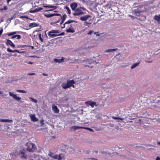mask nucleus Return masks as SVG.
Returning a JSON list of instances; mask_svg holds the SVG:
<instances>
[{
    "label": "nucleus",
    "mask_w": 160,
    "mask_h": 160,
    "mask_svg": "<svg viewBox=\"0 0 160 160\" xmlns=\"http://www.w3.org/2000/svg\"><path fill=\"white\" fill-rule=\"evenodd\" d=\"M75 84V82L73 80H68L67 82H63L61 84L62 88L64 89L69 88L71 87L74 88V84Z\"/></svg>",
    "instance_id": "nucleus-1"
},
{
    "label": "nucleus",
    "mask_w": 160,
    "mask_h": 160,
    "mask_svg": "<svg viewBox=\"0 0 160 160\" xmlns=\"http://www.w3.org/2000/svg\"><path fill=\"white\" fill-rule=\"evenodd\" d=\"M27 151L29 152H33L36 149L35 145L32 143L28 142L26 144Z\"/></svg>",
    "instance_id": "nucleus-2"
},
{
    "label": "nucleus",
    "mask_w": 160,
    "mask_h": 160,
    "mask_svg": "<svg viewBox=\"0 0 160 160\" xmlns=\"http://www.w3.org/2000/svg\"><path fill=\"white\" fill-rule=\"evenodd\" d=\"M60 32L58 30H52L49 31L48 33V35L49 37L51 38H53L57 36H58L57 33Z\"/></svg>",
    "instance_id": "nucleus-3"
},
{
    "label": "nucleus",
    "mask_w": 160,
    "mask_h": 160,
    "mask_svg": "<svg viewBox=\"0 0 160 160\" xmlns=\"http://www.w3.org/2000/svg\"><path fill=\"white\" fill-rule=\"evenodd\" d=\"M82 9H83V8L81 7L77 8L75 10V12L73 13V15L74 16H77L84 14V12L82 11Z\"/></svg>",
    "instance_id": "nucleus-4"
},
{
    "label": "nucleus",
    "mask_w": 160,
    "mask_h": 160,
    "mask_svg": "<svg viewBox=\"0 0 160 160\" xmlns=\"http://www.w3.org/2000/svg\"><path fill=\"white\" fill-rule=\"evenodd\" d=\"M59 14L60 15H58V16H59V18L55 22H54V23H57L59 22L61 20L64 21L65 19H66L67 16L66 14H64L62 16L60 14Z\"/></svg>",
    "instance_id": "nucleus-5"
},
{
    "label": "nucleus",
    "mask_w": 160,
    "mask_h": 160,
    "mask_svg": "<svg viewBox=\"0 0 160 160\" xmlns=\"http://www.w3.org/2000/svg\"><path fill=\"white\" fill-rule=\"evenodd\" d=\"M94 58H92L90 59H88L87 60V62H88V63L89 64H96L99 63V62L97 61L96 60H95Z\"/></svg>",
    "instance_id": "nucleus-6"
},
{
    "label": "nucleus",
    "mask_w": 160,
    "mask_h": 160,
    "mask_svg": "<svg viewBox=\"0 0 160 160\" xmlns=\"http://www.w3.org/2000/svg\"><path fill=\"white\" fill-rule=\"evenodd\" d=\"M9 94L10 96L12 97L14 99L17 101H20L21 99V98L18 97L16 94H14L11 92H9Z\"/></svg>",
    "instance_id": "nucleus-7"
},
{
    "label": "nucleus",
    "mask_w": 160,
    "mask_h": 160,
    "mask_svg": "<svg viewBox=\"0 0 160 160\" xmlns=\"http://www.w3.org/2000/svg\"><path fill=\"white\" fill-rule=\"evenodd\" d=\"M19 155H20L21 158H24L26 159L27 158V154H25L24 152L22 150L19 151Z\"/></svg>",
    "instance_id": "nucleus-8"
},
{
    "label": "nucleus",
    "mask_w": 160,
    "mask_h": 160,
    "mask_svg": "<svg viewBox=\"0 0 160 160\" xmlns=\"http://www.w3.org/2000/svg\"><path fill=\"white\" fill-rule=\"evenodd\" d=\"M85 103L88 106L90 105L93 108L94 107V105H95L96 103L92 101H89L86 102Z\"/></svg>",
    "instance_id": "nucleus-9"
},
{
    "label": "nucleus",
    "mask_w": 160,
    "mask_h": 160,
    "mask_svg": "<svg viewBox=\"0 0 160 160\" xmlns=\"http://www.w3.org/2000/svg\"><path fill=\"white\" fill-rule=\"evenodd\" d=\"M7 51L10 52H17L19 53H21L24 52H25L24 51H19L18 50H12L11 49L9 48H8L7 49Z\"/></svg>",
    "instance_id": "nucleus-10"
},
{
    "label": "nucleus",
    "mask_w": 160,
    "mask_h": 160,
    "mask_svg": "<svg viewBox=\"0 0 160 160\" xmlns=\"http://www.w3.org/2000/svg\"><path fill=\"white\" fill-rule=\"evenodd\" d=\"M6 44L7 46L10 45L12 47L15 48V45L10 40L7 39H6Z\"/></svg>",
    "instance_id": "nucleus-11"
},
{
    "label": "nucleus",
    "mask_w": 160,
    "mask_h": 160,
    "mask_svg": "<svg viewBox=\"0 0 160 160\" xmlns=\"http://www.w3.org/2000/svg\"><path fill=\"white\" fill-rule=\"evenodd\" d=\"M57 15H60L58 13H45L44 14V16L48 18H49L51 17H53Z\"/></svg>",
    "instance_id": "nucleus-12"
},
{
    "label": "nucleus",
    "mask_w": 160,
    "mask_h": 160,
    "mask_svg": "<svg viewBox=\"0 0 160 160\" xmlns=\"http://www.w3.org/2000/svg\"><path fill=\"white\" fill-rule=\"evenodd\" d=\"M65 59V58H64L62 57L61 59L55 58L54 59L53 61L55 63L58 62V63H60L64 62Z\"/></svg>",
    "instance_id": "nucleus-13"
},
{
    "label": "nucleus",
    "mask_w": 160,
    "mask_h": 160,
    "mask_svg": "<svg viewBox=\"0 0 160 160\" xmlns=\"http://www.w3.org/2000/svg\"><path fill=\"white\" fill-rule=\"evenodd\" d=\"M91 16L89 15H86L83 17H81L80 18L81 20L85 21L87 20L89 18H91Z\"/></svg>",
    "instance_id": "nucleus-14"
},
{
    "label": "nucleus",
    "mask_w": 160,
    "mask_h": 160,
    "mask_svg": "<svg viewBox=\"0 0 160 160\" xmlns=\"http://www.w3.org/2000/svg\"><path fill=\"white\" fill-rule=\"evenodd\" d=\"M52 110L55 113H58L59 112V110L58 109L57 106H55L54 105H52Z\"/></svg>",
    "instance_id": "nucleus-15"
},
{
    "label": "nucleus",
    "mask_w": 160,
    "mask_h": 160,
    "mask_svg": "<svg viewBox=\"0 0 160 160\" xmlns=\"http://www.w3.org/2000/svg\"><path fill=\"white\" fill-rule=\"evenodd\" d=\"M55 39H52L50 40L49 41L45 43V46L46 47H48L50 44H52L54 43V41Z\"/></svg>",
    "instance_id": "nucleus-16"
},
{
    "label": "nucleus",
    "mask_w": 160,
    "mask_h": 160,
    "mask_svg": "<svg viewBox=\"0 0 160 160\" xmlns=\"http://www.w3.org/2000/svg\"><path fill=\"white\" fill-rule=\"evenodd\" d=\"M78 5L75 2H73L71 4L70 6L72 10H75L76 8L77 7Z\"/></svg>",
    "instance_id": "nucleus-17"
},
{
    "label": "nucleus",
    "mask_w": 160,
    "mask_h": 160,
    "mask_svg": "<svg viewBox=\"0 0 160 160\" xmlns=\"http://www.w3.org/2000/svg\"><path fill=\"white\" fill-rule=\"evenodd\" d=\"M83 127L81 126H72L70 128L71 129H73L74 130V131L76 130L79 129H83Z\"/></svg>",
    "instance_id": "nucleus-18"
},
{
    "label": "nucleus",
    "mask_w": 160,
    "mask_h": 160,
    "mask_svg": "<svg viewBox=\"0 0 160 160\" xmlns=\"http://www.w3.org/2000/svg\"><path fill=\"white\" fill-rule=\"evenodd\" d=\"M43 7L44 8H53V9H55L57 8V7L56 6H53L51 5H44Z\"/></svg>",
    "instance_id": "nucleus-19"
},
{
    "label": "nucleus",
    "mask_w": 160,
    "mask_h": 160,
    "mask_svg": "<svg viewBox=\"0 0 160 160\" xmlns=\"http://www.w3.org/2000/svg\"><path fill=\"white\" fill-rule=\"evenodd\" d=\"M30 117L31 118V120L33 122H36L38 120V119L36 118L35 115H31Z\"/></svg>",
    "instance_id": "nucleus-20"
},
{
    "label": "nucleus",
    "mask_w": 160,
    "mask_h": 160,
    "mask_svg": "<svg viewBox=\"0 0 160 160\" xmlns=\"http://www.w3.org/2000/svg\"><path fill=\"white\" fill-rule=\"evenodd\" d=\"M12 121V120L11 119H0V122H11Z\"/></svg>",
    "instance_id": "nucleus-21"
},
{
    "label": "nucleus",
    "mask_w": 160,
    "mask_h": 160,
    "mask_svg": "<svg viewBox=\"0 0 160 160\" xmlns=\"http://www.w3.org/2000/svg\"><path fill=\"white\" fill-rule=\"evenodd\" d=\"M154 20L157 21L158 23L160 22V14L158 15H155L154 17Z\"/></svg>",
    "instance_id": "nucleus-22"
},
{
    "label": "nucleus",
    "mask_w": 160,
    "mask_h": 160,
    "mask_svg": "<svg viewBox=\"0 0 160 160\" xmlns=\"http://www.w3.org/2000/svg\"><path fill=\"white\" fill-rule=\"evenodd\" d=\"M16 37L17 39H20L21 38V36L19 35H14L11 37V38L13 39Z\"/></svg>",
    "instance_id": "nucleus-23"
},
{
    "label": "nucleus",
    "mask_w": 160,
    "mask_h": 160,
    "mask_svg": "<svg viewBox=\"0 0 160 160\" xmlns=\"http://www.w3.org/2000/svg\"><path fill=\"white\" fill-rule=\"evenodd\" d=\"M29 27H34L38 26V24L35 22L31 23L29 24Z\"/></svg>",
    "instance_id": "nucleus-24"
},
{
    "label": "nucleus",
    "mask_w": 160,
    "mask_h": 160,
    "mask_svg": "<svg viewBox=\"0 0 160 160\" xmlns=\"http://www.w3.org/2000/svg\"><path fill=\"white\" fill-rule=\"evenodd\" d=\"M17 33V32H11L9 33H7L6 34V35H8V36H13L14 34H16Z\"/></svg>",
    "instance_id": "nucleus-25"
},
{
    "label": "nucleus",
    "mask_w": 160,
    "mask_h": 160,
    "mask_svg": "<svg viewBox=\"0 0 160 160\" xmlns=\"http://www.w3.org/2000/svg\"><path fill=\"white\" fill-rule=\"evenodd\" d=\"M66 32H72L73 33L75 32V30L73 29H71L70 28L66 30Z\"/></svg>",
    "instance_id": "nucleus-26"
},
{
    "label": "nucleus",
    "mask_w": 160,
    "mask_h": 160,
    "mask_svg": "<svg viewBox=\"0 0 160 160\" xmlns=\"http://www.w3.org/2000/svg\"><path fill=\"white\" fill-rule=\"evenodd\" d=\"M38 36L41 42H42L43 41V39L42 38H43V35H42L41 33H39L38 34Z\"/></svg>",
    "instance_id": "nucleus-27"
},
{
    "label": "nucleus",
    "mask_w": 160,
    "mask_h": 160,
    "mask_svg": "<svg viewBox=\"0 0 160 160\" xmlns=\"http://www.w3.org/2000/svg\"><path fill=\"white\" fill-rule=\"evenodd\" d=\"M139 64V62L134 63L131 66V69H133L134 68H135L136 67L138 66Z\"/></svg>",
    "instance_id": "nucleus-28"
},
{
    "label": "nucleus",
    "mask_w": 160,
    "mask_h": 160,
    "mask_svg": "<svg viewBox=\"0 0 160 160\" xmlns=\"http://www.w3.org/2000/svg\"><path fill=\"white\" fill-rule=\"evenodd\" d=\"M117 50H118L117 48H114V49H108V50H105V52H111L114 51H116Z\"/></svg>",
    "instance_id": "nucleus-29"
},
{
    "label": "nucleus",
    "mask_w": 160,
    "mask_h": 160,
    "mask_svg": "<svg viewBox=\"0 0 160 160\" xmlns=\"http://www.w3.org/2000/svg\"><path fill=\"white\" fill-rule=\"evenodd\" d=\"M83 129L88 130H89V131L91 132H93L94 131L92 129L89 128H88V127H83Z\"/></svg>",
    "instance_id": "nucleus-30"
},
{
    "label": "nucleus",
    "mask_w": 160,
    "mask_h": 160,
    "mask_svg": "<svg viewBox=\"0 0 160 160\" xmlns=\"http://www.w3.org/2000/svg\"><path fill=\"white\" fill-rule=\"evenodd\" d=\"M24 47H31L32 48V49H33L34 48V47L31 46L30 45H21L19 46L20 48H22Z\"/></svg>",
    "instance_id": "nucleus-31"
},
{
    "label": "nucleus",
    "mask_w": 160,
    "mask_h": 160,
    "mask_svg": "<svg viewBox=\"0 0 160 160\" xmlns=\"http://www.w3.org/2000/svg\"><path fill=\"white\" fill-rule=\"evenodd\" d=\"M29 99L32 101V102H35V103H37L38 102V101L37 100L32 98V97H30L29 98Z\"/></svg>",
    "instance_id": "nucleus-32"
},
{
    "label": "nucleus",
    "mask_w": 160,
    "mask_h": 160,
    "mask_svg": "<svg viewBox=\"0 0 160 160\" xmlns=\"http://www.w3.org/2000/svg\"><path fill=\"white\" fill-rule=\"evenodd\" d=\"M75 21L74 20H72L71 19H69L68 20V21L66 22L64 24H69L70 23L72 22H74Z\"/></svg>",
    "instance_id": "nucleus-33"
},
{
    "label": "nucleus",
    "mask_w": 160,
    "mask_h": 160,
    "mask_svg": "<svg viewBox=\"0 0 160 160\" xmlns=\"http://www.w3.org/2000/svg\"><path fill=\"white\" fill-rule=\"evenodd\" d=\"M112 118L115 120L119 119V120H123V118L118 117H114V116L112 117Z\"/></svg>",
    "instance_id": "nucleus-34"
},
{
    "label": "nucleus",
    "mask_w": 160,
    "mask_h": 160,
    "mask_svg": "<svg viewBox=\"0 0 160 160\" xmlns=\"http://www.w3.org/2000/svg\"><path fill=\"white\" fill-rule=\"evenodd\" d=\"M65 8L67 10L68 12V14H70L71 13V10L69 8L68 6H66Z\"/></svg>",
    "instance_id": "nucleus-35"
},
{
    "label": "nucleus",
    "mask_w": 160,
    "mask_h": 160,
    "mask_svg": "<svg viewBox=\"0 0 160 160\" xmlns=\"http://www.w3.org/2000/svg\"><path fill=\"white\" fill-rule=\"evenodd\" d=\"M42 8L41 7H39L38 8H36L35 9V10L36 11V12H38L40 11V10H41L42 9Z\"/></svg>",
    "instance_id": "nucleus-36"
},
{
    "label": "nucleus",
    "mask_w": 160,
    "mask_h": 160,
    "mask_svg": "<svg viewBox=\"0 0 160 160\" xmlns=\"http://www.w3.org/2000/svg\"><path fill=\"white\" fill-rule=\"evenodd\" d=\"M8 9L7 6H4L3 8H0V11H2L4 10H6Z\"/></svg>",
    "instance_id": "nucleus-37"
},
{
    "label": "nucleus",
    "mask_w": 160,
    "mask_h": 160,
    "mask_svg": "<svg viewBox=\"0 0 160 160\" xmlns=\"http://www.w3.org/2000/svg\"><path fill=\"white\" fill-rule=\"evenodd\" d=\"M48 155L50 157H53L54 156V153L51 152H50L48 154Z\"/></svg>",
    "instance_id": "nucleus-38"
},
{
    "label": "nucleus",
    "mask_w": 160,
    "mask_h": 160,
    "mask_svg": "<svg viewBox=\"0 0 160 160\" xmlns=\"http://www.w3.org/2000/svg\"><path fill=\"white\" fill-rule=\"evenodd\" d=\"M84 67H87V68H92V67H93V66H89V65H84Z\"/></svg>",
    "instance_id": "nucleus-39"
},
{
    "label": "nucleus",
    "mask_w": 160,
    "mask_h": 160,
    "mask_svg": "<svg viewBox=\"0 0 160 160\" xmlns=\"http://www.w3.org/2000/svg\"><path fill=\"white\" fill-rule=\"evenodd\" d=\"M29 12L31 13H34L36 12L35 9L32 10H31L29 11Z\"/></svg>",
    "instance_id": "nucleus-40"
},
{
    "label": "nucleus",
    "mask_w": 160,
    "mask_h": 160,
    "mask_svg": "<svg viewBox=\"0 0 160 160\" xmlns=\"http://www.w3.org/2000/svg\"><path fill=\"white\" fill-rule=\"evenodd\" d=\"M93 32V31H90L88 32L87 33L88 35H91L92 33Z\"/></svg>",
    "instance_id": "nucleus-41"
},
{
    "label": "nucleus",
    "mask_w": 160,
    "mask_h": 160,
    "mask_svg": "<svg viewBox=\"0 0 160 160\" xmlns=\"http://www.w3.org/2000/svg\"><path fill=\"white\" fill-rule=\"evenodd\" d=\"M53 157L55 159H58V155H54Z\"/></svg>",
    "instance_id": "nucleus-42"
},
{
    "label": "nucleus",
    "mask_w": 160,
    "mask_h": 160,
    "mask_svg": "<svg viewBox=\"0 0 160 160\" xmlns=\"http://www.w3.org/2000/svg\"><path fill=\"white\" fill-rule=\"evenodd\" d=\"M40 123H41V124H42V125H41L42 126V125L44 124V120L43 119H42L40 121Z\"/></svg>",
    "instance_id": "nucleus-43"
},
{
    "label": "nucleus",
    "mask_w": 160,
    "mask_h": 160,
    "mask_svg": "<svg viewBox=\"0 0 160 160\" xmlns=\"http://www.w3.org/2000/svg\"><path fill=\"white\" fill-rule=\"evenodd\" d=\"M90 23H89L87 22H85L84 23V25L85 26H88V25L90 24Z\"/></svg>",
    "instance_id": "nucleus-44"
},
{
    "label": "nucleus",
    "mask_w": 160,
    "mask_h": 160,
    "mask_svg": "<svg viewBox=\"0 0 160 160\" xmlns=\"http://www.w3.org/2000/svg\"><path fill=\"white\" fill-rule=\"evenodd\" d=\"M18 92H21V93H26V91H17Z\"/></svg>",
    "instance_id": "nucleus-45"
},
{
    "label": "nucleus",
    "mask_w": 160,
    "mask_h": 160,
    "mask_svg": "<svg viewBox=\"0 0 160 160\" xmlns=\"http://www.w3.org/2000/svg\"><path fill=\"white\" fill-rule=\"evenodd\" d=\"M62 158V157L61 156L60 154H59V155H58V160H61Z\"/></svg>",
    "instance_id": "nucleus-46"
},
{
    "label": "nucleus",
    "mask_w": 160,
    "mask_h": 160,
    "mask_svg": "<svg viewBox=\"0 0 160 160\" xmlns=\"http://www.w3.org/2000/svg\"><path fill=\"white\" fill-rule=\"evenodd\" d=\"M91 151L90 150H87L86 151V153L87 154H88L90 153Z\"/></svg>",
    "instance_id": "nucleus-47"
},
{
    "label": "nucleus",
    "mask_w": 160,
    "mask_h": 160,
    "mask_svg": "<svg viewBox=\"0 0 160 160\" xmlns=\"http://www.w3.org/2000/svg\"><path fill=\"white\" fill-rule=\"evenodd\" d=\"M64 34V32H62V33H60V34H57V35H58V36H60V35H63Z\"/></svg>",
    "instance_id": "nucleus-48"
},
{
    "label": "nucleus",
    "mask_w": 160,
    "mask_h": 160,
    "mask_svg": "<svg viewBox=\"0 0 160 160\" xmlns=\"http://www.w3.org/2000/svg\"><path fill=\"white\" fill-rule=\"evenodd\" d=\"M3 31V30L2 29H1L0 30V36L2 34Z\"/></svg>",
    "instance_id": "nucleus-49"
},
{
    "label": "nucleus",
    "mask_w": 160,
    "mask_h": 160,
    "mask_svg": "<svg viewBox=\"0 0 160 160\" xmlns=\"http://www.w3.org/2000/svg\"><path fill=\"white\" fill-rule=\"evenodd\" d=\"M27 63L29 64H32L33 63V62H27Z\"/></svg>",
    "instance_id": "nucleus-50"
},
{
    "label": "nucleus",
    "mask_w": 160,
    "mask_h": 160,
    "mask_svg": "<svg viewBox=\"0 0 160 160\" xmlns=\"http://www.w3.org/2000/svg\"><path fill=\"white\" fill-rule=\"evenodd\" d=\"M35 73H28V75H35Z\"/></svg>",
    "instance_id": "nucleus-51"
},
{
    "label": "nucleus",
    "mask_w": 160,
    "mask_h": 160,
    "mask_svg": "<svg viewBox=\"0 0 160 160\" xmlns=\"http://www.w3.org/2000/svg\"><path fill=\"white\" fill-rule=\"evenodd\" d=\"M54 10V9H53H53H51L46 10V11H45V12H48V11H52V10Z\"/></svg>",
    "instance_id": "nucleus-52"
},
{
    "label": "nucleus",
    "mask_w": 160,
    "mask_h": 160,
    "mask_svg": "<svg viewBox=\"0 0 160 160\" xmlns=\"http://www.w3.org/2000/svg\"><path fill=\"white\" fill-rule=\"evenodd\" d=\"M90 159L92 160H98V159H97V158H90Z\"/></svg>",
    "instance_id": "nucleus-53"
},
{
    "label": "nucleus",
    "mask_w": 160,
    "mask_h": 160,
    "mask_svg": "<svg viewBox=\"0 0 160 160\" xmlns=\"http://www.w3.org/2000/svg\"><path fill=\"white\" fill-rule=\"evenodd\" d=\"M46 31H45V32L44 34H45V36L47 38H48V37L47 35V34H46Z\"/></svg>",
    "instance_id": "nucleus-54"
},
{
    "label": "nucleus",
    "mask_w": 160,
    "mask_h": 160,
    "mask_svg": "<svg viewBox=\"0 0 160 160\" xmlns=\"http://www.w3.org/2000/svg\"><path fill=\"white\" fill-rule=\"evenodd\" d=\"M22 18H24L27 19H28V18L27 16H22Z\"/></svg>",
    "instance_id": "nucleus-55"
},
{
    "label": "nucleus",
    "mask_w": 160,
    "mask_h": 160,
    "mask_svg": "<svg viewBox=\"0 0 160 160\" xmlns=\"http://www.w3.org/2000/svg\"><path fill=\"white\" fill-rule=\"evenodd\" d=\"M156 160H160V158L158 157L156 158Z\"/></svg>",
    "instance_id": "nucleus-56"
},
{
    "label": "nucleus",
    "mask_w": 160,
    "mask_h": 160,
    "mask_svg": "<svg viewBox=\"0 0 160 160\" xmlns=\"http://www.w3.org/2000/svg\"><path fill=\"white\" fill-rule=\"evenodd\" d=\"M42 75L43 76H48V75L47 74H46V73H43L42 74Z\"/></svg>",
    "instance_id": "nucleus-57"
},
{
    "label": "nucleus",
    "mask_w": 160,
    "mask_h": 160,
    "mask_svg": "<svg viewBox=\"0 0 160 160\" xmlns=\"http://www.w3.org/2000/svg\"><path fill=\"white\" fill-rule=\"evenodd\" d=\"M64 22V21H63L61 20V21L60 22V25L62 24Z\"/></svg>",
    "instance_id": "nucleus-58"
},
{
    "label": "nucleus",
    "mask_w": 160,
    "mask_h": 160,
    "mask_svg": "<svg viewBox=\"0 0 160 160\" xmlns=\"http://www.w3.org/2000/svg\"><path fill=\"white\" fill-rule=\"evenodd\" d=\"M65 24H63V26H62V28H64L65 27Z\"/></svg>",
    "instance_id": "nucleus-59"
},
{
    "label": "nucleus",
    "mask_w": 160,
    "mask_h": 160,
    "mask_svg": "<svg viewBox=\"0 0 160 160\" xmlns=\"http://www.w3.org/2000/svg\"><path fill=\"white\" fill-rule=\"evenodd\" d=\"M158 102L159 104H160V100H158Z\"/></svg>",
    "instance_id": "nucleus-60"
},
{
    "label": "nucleus",
    "mask_w": 160,
    "mask_h": 160,
    "mask_svg": "<svg viewBox=\"0 0 160 160\" xmlns=\"http://www.w3.org/2000/svg\"><path fill=\"white\" fill-rule=\"evenodd\" d=\"M11 1V0H7V3H8Z\"/></svg>",
    "instance_id": "nucleus-61"
},
{
    "label": "nucleus",
    "mask_w": 160,
    "mask_h": 160,
    "mask_svg": "<svg viewBox=\"0 0 160 160\" xmlns=\"http://www.w3.org/2000/svg\"><path fill=\"white\" fill-rule=\"evenodd\" d=\"M17 55V54L16 53H15V54H14L13 55V56H14V57H15V56H16Z\"/></svg>",
    "instance_id": "nucleus-62"
},
{
    "label": "nucleus",
    "mask_w": 160,
    "mask_h": 160,
    "mask_svg": "<svg viewBox=\"0 0 160 160\" xmlns=\"http://www.w3.org/2000/svg\"><path fill=\"white\" fill-rule=\"evenodd\" d=\"M94 151L96 153H98V151L97 150H95Z\"/></svg>",
    "instance_id": "nucleus-63"
},
{
    "label": "nucleus",
    "mask_w": 160,
    "mask_h": 160,
    "mask_svg": "<svg viewBox=\"0 0 160 160\" xmlns=\"http://www.w3.org/2000/svg\"><path fill=\"white\" fill-rule=\"evenodd\" d=\"M157 143L158 145H160V141L158 142Z\"/></svg>",
    "instance_id": "nucleus-64"
}]
</instances>
